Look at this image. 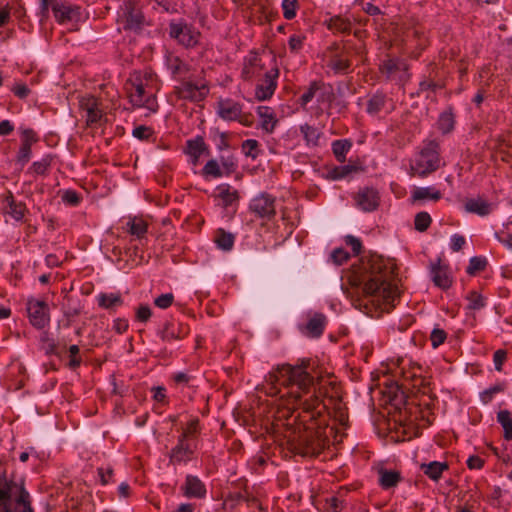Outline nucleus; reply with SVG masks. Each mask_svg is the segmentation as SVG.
Returning a JSON list of instances; mask_svg holds the SVG:
<instances>
[{"label": "nucleus", "mask_w": 512, "mask_h": 512, "mask_svg": "<svg viewBox=\"0 0 512 512\" xmlns=\"http://www.w3.org/2000/svg\"><path fill=\"white\" fill-rule=\"evenodd\" d=\"M311 359H300L295 365L281 364L265 378L266 393L275 396L280 386L294 399L296 428L287 437L288 449L303 457H316L328 445L326 434L330 412L325 401L327 390L318 386L308 371Z\"/></svg>", "instance_id": "1"}, {"label": "nucleus", "mask_w": 512, "mask_h": 512, "mask_svg": "<svg viewBox=\"0 0 512 512\" xmlns=\"http://www.w3.org/2000/svg\"><path fill=\"white\" fill-rule=\"evenodd\" d=\"M357 280L363 285L365 295L376 298L378 302L382 301L385 309H388L387 306L394 307L395 300L400 296L395 265L382 256L372 255L363 261Z\"/></svg>", "instance_id": "2"}, {"label": "nucleus", "mask_w": 512, "mask_h": 512, "mask_svg": "<svg viewBox=\"0 0 512 512\" xmlns=\"http://www.w3.org/2000/svg\"><path fill=\"white\" fill-rule=\"evenodd\" d=\"M443 165L440 144L437 140H424L410 162L409 174L412 177L425 178Z\"/></svg>", "instance_id": "3"}, {"label": "nucleus", "mask_w": 512, "mask_h": 512, "mask_svg": "<svg viewBox=\"0 0 512 512\" xmlns=\"http://www.w3.org/2000/svg\"><path fill=\"white\" fill-rule=\"evenodd\" d=\"M248 209L256 218L271 221L276 216V197L261 192L250 200Z\"/></svg>", "instance_id": "4"}, {"label": "nucleus", "mask_w": 512, "mask_h": 512, "mask_svg": "<svg viewBox=\"0 0 512 512\" xmlns=\"http://www.w3.org/2000/svg\"><path fill=\"white\" fill-rule=\"evenodd\" d=\"M209 91L207 83H194L185 79L174 86V94L178 99L194 103L203 101L208 96Z\"/></svg>", "instance_id": "5"}, {"label": "nucleus", "mask_w": 512, "mask_h": 512, "mask_svg": "<svg viewBox=\"0 0 512 512\" xmlns=\"http://www.w3.org/2000/svg\"><path fill=\"white\" fill-rule=\"evenodd\" d=\"M119 18L125 30L139 31L144 25V15L137 0H127L120 7Z\"/></svg>", "instance_id": "6"}, {"label": "nucleus", "mask_w": 512, "mask_h": 512, "mask_svg": "<svg viewBox=\"0 0 512 512\" xmlns=\"http://www.w3.org/2000/svg\"><path fill=\"white\" fill-rule=\"evenodd\" d=\"M380 72L389 81L404 85L410 79L408 64L399 58H389L380 65Z\"/></svg>", "instance_id": "7"}, {"label": "nucleus", "mask_w": 512, "mask_h": 512, "mask_svg": "<svg viewBox=\"0 0 512 512\" xmlns=\"http://www.w3.org/2000/svg\"><path fill=\"white\" fill-rule=\"evenodd\" d=\"M29 321L37 329H42L50 322L49 306L43 300L29 299L27 301Z\"/></svg>", "instance_id": "8"}, {"label": "nucleus", "mask_w": 512, "mask_h": 512, "mask_svg": "<svg viewBox=\"0 0 512 512\" xmlns=\"http://www.w3.org/2000/svg\"><path fill=\"white\" fill-rule=\"evenodd\" d=\"M278 77L279 69L277 67L271 68L265 73L264 78L255 88V97L257 100L265 101L273 96L277 88Z\"/></svg>", "instance_id": "9"}, {"label": "nucleus", "mask_w": 512, "mask_h": 512, "mask_svg": "<svg viewBox=\"0 0 512 512\" xmlns=\"http://www.w3.org/2000/svg\"><path fill=\"white\" fill-rule=\"evenodd\" d=\"M170 36L177 39L183 46L190 48L197 45L200 33L186 24H172L170 26Z\"/></svg>", "instance_id": "10"}, {"label": "nucleus", "mask_w": 512, "mask_h": 512, "mask_svg": "<svg viewBox=\"0 0 512 512\" xmlns=\"http://www.w3.org/2000/svg\"><path fill=\"white\" fill-rule=\"evenodd\" d=\"M129 98L133 105L138 107H146L152 111H156L157 103L153 95H148L144 85L139 81L132 83V87L129 90Z\"/></svg>", "instance_id": "11"}, {"label": "nucleus", "mask_w": 512, "mask_h": 512, "mask_svg": "<svg viewBox=\"0 0 512 512\" xmlns=\"http://www.w3.org/2000/svg\"><path fill=\"white\" fill-rule=\"evenodd\" d=\"M354 200L358 208L365 212H371L378 208L380 197L374 188L365 187L355 194Z\"/></svg>", "instance_id": "12"}, {"label": "nucleus", "mask_w": 512, "mask_h": 512, "mask_svg": "<svg viewBox=\"0 0 512 512\" xmlns=\"http://www.w3.org/2000/svg\"><path fill=\"white\" fill-rule=\"evenodd\" d=\"M242 104L230 98H220L216 103V113L224 121H236L240 116Z\"/></svg>", "instance_id": "13"}, {"label": "nucleus", "mask_w": 512, "mask_h": 512, "mask_svg": "<svg viewBox=\"0 0 512 512\" xmlns=\"http://www.w3.org/2000/svg\"><path fill=\"white\" fill-rule=\"evenodd\" d=\"M188 333L189 328L187 325L180 322L166 321L159 335L162 341L172 342L174 340L184 339Z\"/></svg>", "instance_id": "14"}, {"label": "nucleus", "mask_w": 512, "mask_h": 512, "mask_svg": "<svg viewBox=\"0 0 512 512\" xmlns=\"http://www.w3.org/2000/svg\"><path fill=\"white\" fill-rule=\"evenodd\" d=\"M2 209L14 220L21 221L26 213V205L23 202H17L11 191L1 195Z\"/></svg>", "instance_id": "15"}, {"label": "nucleus", "mask_w": 512, "mask_h": 512, "mask_svg": "<svg viewBox=\"0 0 512 512\" xmlns=\"http://www.w3.org/2000/svg\"><path fill=\"white\" fill-rule=\"evenodd\" d=\"M181 490L183 491V495L187 498L203 499L207 493L205 484L194 475L186 476Z\"/></svg>", "instance_id": "16"}, {"label": "nucleus", "mask_w": 512, "mask_h": 512, "mask_svg": "<svg viewBox=\"0 0 512 512\" xmlns=\"http://www.w3.org/2000/svg\"><path fill=\"white\" fill-rule=\"evenodd\" d=\"M263 69L264 64L261 57L257 52L253 51L244 61L241 77L245 81L251 80L253 77L260 75Z\"/></svg>", "instance_id": "17"}, {"label": "nucleus", "mask_w": 512, "mask_h": 512, "mask_svg": "<svg viewBox=\"0 0 512 512\" xmlns=\"http://www.w3.org/2000/svg\"><path fill=\"white\" fill-rule=\"evenodd\" d=\"M325 25L329 31L334 34L349 35L352 31L351 20L344 15H335L325 21Z\"/></svg>", "instance_id": "18"}, {"label": "nucleus", "mask_w": 512, "mask_h": 512, "mask_svg": "<svg viewBox=\"0 0 512 512\" xmlns=\"http://www.w3.org/2000/svg\"><path fill=\"white\" fill-rule=\"evenodd\" d=\"M205 152L208 153V146L202 136H196L186 141L185 153L191 158L194 165L198 163L200 156Z\"/></svg>", "instance_id": "19"}, {"label": "nucleus", "mask_w": 512, "mask_h": 512, "mask_svg": "<svg viewBox=\"0 0 512 512\" xmlns=\"http://www.w3.org/2000/svg\"><path fill=\"white\" fill-rule=\"evenodd\" d=\"M257 114L260 118L261 129L268 134L273 133L278 124V119L273 109L268 106H259Z\"/></svg>", "instance_id": "20"}, {"label": "nucleus", "mask_w": 512, "mask_h": 512, "mask_svg": "<svg viewBox=\"0 0 512 512\" xmlns=\"http://www.w3.org/2000/svg\"><path fill=\"white\" fill-rule=\"evenodd\" d=\"M464 208L466 212L479 216H487L492 212V204L481 197L467 199Z\"/></svg>", "instance_id": "21"}, {"label": "nucleus", "mask_w": 512, "mask_h": 512, "mask_svg": "<svg viewBox=\"0 0 512 512\" xmlns=\"http://www.w3.org/2000/svg\"><path fill=\"white\" fill-rule=\"evenodd\" d=\"M193 451L186 440L178 439L177 445L170 452V463H181L190 459Z\"/></svg>", "instance_id": "22"}, {"label": "nucleus", "mask_w": 512, "mask_h": 512, "mask_svg": "<svg viewBox=\"0 0 512 512\" xmlns=\"http://www.w3.org/2000/svg\"><path fill=\"white\" fill-rule=\"evenodd\" d=\"M431 277L433 283L439 288L448 289L452 284V280L448 275L447 268L440 265V263L432 265Z\"/></svg>", "instance_id": "23"}, {"label": "nucleus", "mask_w": 512, "mask_h": 512, "mask_svg": "<svg viewBox=\"0 0 512 512\" xmlns=\"http://www.w3.org/2000/svg\"><path fill=\"white\" fill-rule=\"evenodd\" d=\"M166 64L174 78L184 77L190 71L189 65L173 54H169L166 57Z\"/></svg>", "instance_id": "24"}, {"label": "nucleus", "mask_w": 512, "mask_h": 512, "mask_svg": "<svg viewBox=\"0 0 512 512\" xmlns=\"http://www.w3.org/2000/svg\"><path fill=\"white\" fill-rule=\"evenodd\" d=\"M54 17L59 23H65L79 15V7H73L67 4H55L52 7Z\"/></svg>", "instance_id": "25"}, {"label": "nucleus", "mask_w": 512, "mask_h": 512, "mask_svg": "<svg viewBox=\"0 0 512 512\" xmlns=\"http://www.w3.org/2000/svg\"><path fill=\"white\" fill-rule=\"evenodd\" d=\"M326 326V317L322 313H315L307 322V334L311 337H320Z\"/></svg>", "instance_id": "26"}, {"label": "nucleus", "mask_w": 512, "mask_h": 512, "mask_svg": "<svg viewBox=\"0 0 512 512\" xmlns=\"http://www.w3.org/2000/svg\"><path fill=\"white\" fill-rule=\"evenodd\" d=\"M127 232L138 240H142L148 232V223L141 217H132L127 222Z\"/></svg>", "instance_id": "27"}, {"label": "nucleus", "mask_w": 512, "mask_h": 512, "mask_svg": "<svg viewBox=\"0 0 512 512\" xmlns=\"http://www.w3.org/2000/svg\"><path fill=\"white\" fill-rule=\"evenodd\" d=\"M449 466L446 462H438V461H432L428 464H422L421 470L423 473L428 476L431 480L438 481L442 473L445 470H448Z\"/></svg>", "instance_id": "28"}, {"label": "nucleus", "mask_w": 512, "mask_h": 512, "mask_svg": "<svg viewBox=\"0 0 512 512\" xmlns=\"http://www.w3.org/2000/svg\"><path fill=\"white\" fill-rule=\"evenodd\" d=\"M442 197V194L439 190L434 187H418L413 190L411 195L412 202L431 199L433 201H438Z\"/></svg>", "instance_id": "29"}, {"label": "nucleus", "mask_w": 512, "mask_h": 512, "mask_svg": "<svg viewBox=\"0 0 512 512\" xmlns=\"http://www.w3.org/2000/svg\"><path fill=\"white\" fill-rule=\"evenodd\" d=\"M42 349L47 356L55 355L58 358L62 357L65 344L61 345L56 342L53 338H50L47 333H44L41 337Z\"/></svg>", "instance_id": "30"}, {"label": "nucleus", "mask_w": 512, "mask_h": 512, "mask_svg": "<svg viewBox=\"0 0 512 512\" xmlns=\"http://www.w3.org/2000/svg\"><path fill=\"white\" fill-rule=\"evenodd\" d=\"M400 481L401 475L398 471L383 468L379 470V484L383 489L395 487Z\"/></svg>", "instance_id": "31"}, {"label": "nucleus", "mask_w": 512, "mask_h": 512, "mask_svg": "<svg viewBox=\"0 0 512 512\" xmlns=\"http://www.w3.org/2000/svg\"><path fill=\"white\" fill-rule=\"evenodd\" d=\"M320 85L316 100L318 104H327L328 107L331 108L336 99L334 89L331 84L324 83L322 80L320 81Z\"/></svg>", "instance_id": "32"}, {"label": "nucleus", "mask_w": 512, "mask_h": 512, "mask_svg": "<svg viewBox=\"0 0 512 512\" xmlns=\"http://www.w3.org/2000/svg\"><path fill=\"white\" fill-rule=\"evenodd\" d=\"M387 97L382 92L373 94L367 101L366 111L369 115L375 116L385 107Z\"/></svg>", "instance_id": "33"}, {"label": "nucleus", "mask_w": 512, "mask_h": 512, "mask_svg": "<svg viewBox=\"0 0 512 512\" xmlns=\"http://www.w3.org/2000/svg\"><path fill=\"white\" fill-rule=\"evenodd\" d=\"M123 304V299L119 292L117 293H101L98 296V305L103 309H113L114 307L121 306Z\"/></svg>", "instance_id": "34"}, {"label": "nucleus", "mask_w": 512, "mask_h": 512, "mask_svg": "<svg viewBox=\"0 0 512 512\" xmlns=\"http://www.w3.org/2000/svg\"><path fill=\"white\" fill-rule=\"evenodd\" d=\"M437 125L442 134H448L454 129L455 116L451 107L440 114Z\"/></svg>", "instance_id": "35"}, {"label": "nucleus", "mask_w": 512, "mask_h": 512, "mask_svg": "<svg viewBox=\"0 0 512 512\" xmlns=\"http://www.w3.org/2000/svg\"><path fill=\"white\" fill-rule=\"evenodd\" d=\"M320 81L321 80H314L311 81L304 91V93L299 97L297 100V103L305 109L306 106L317 96V91L320 89Z\"/></svg>", "instance_id": "36"}, {"label": "nucleus", "mask_w": 512, "mask_h": 512, "mask_svg": "<svg viewBox=\"0 0 512 512\" xmlns=\"http://www.w3.org/2000/svg\"><path fill=\"white\" fill-rule=\"evenodd\" d=\"M352 143L347 139L335 140L332 143V151L338 162L343 163L346 160V154L351 149Z\"/></svg>", "instance_id": "37"}, {"label": "nucleus", "mask_w": 512, "mask_h": 512, "mask_svg": "<svg viewBox=\"0 0 512 512\" xmlns=\"http://www.w3.org/2000/svg\"><path fill=\"white\" fill-rule=\"evenodd\" d=\"M497 421L502 426L504 438L512 440V413L509 410H500L497 413Z\"/></svg>", "instance_id": "38"}, {"label": "nucleus", "mask_w": 512, "mask_h": 512, "mask_svg": "<svg viewBox=\"0 0 512 512\" xmlns=\"http://www.w3.org/2000/svg\"><path fill=\"white\" fill-rule=\"evenodd\" d=\"M327 66L333 70L335 74H343L348 72L351 67V61L348 58H342L334 55L330 58Z\"/></svg>", "instance_id": "39"}, {"label": "nucleus", "mask_w": 512, "mask_h": 512, "mask_svg": "<svg viewBox=\"0 0 512 512\" xmlns=\"http://www.w3.org/2000/svg\"><path fill=\"white\" fill-rule=\"evenodd\" d=\"M215 243L218 248L229 251L234 245V235L226 232L224 229H218L216 231Z\"/></svg>", "instance_id": "40"}, {"label": "nucleus", "mask_w": 512, "mask_h": 512, "mask_svg": "<svg viewBox=\"0 0 512 512\" xmlns=\"http://www.w3.org/2000/svg\"><path fill=\"white\" fill-rule=\"evenodd\" d=\"M219 197L223 201L224 206H229L234 202L238 201L239 194L238 191L232 189L230 185L225 184L218 187Z\"/></svg>", "instance_id": "41"}, {"label": "nucleus", "mask_w": 512, "mask_h": 512, "mask_svg": "<svg viewBox=\"0 0 512 512\" xmlns=\"http://www.w3.org/2000/svg\"><path fill=\"white\" fill-rule=\"evenodd\" d=\"M53 157L51 155H45L41 160L33 162L30 167V171L36 175H47L51 167Z\"/></svg>", "instance_id": "42"}, {"label": "nucleus", "mask_w": 512, "mask_h": 512, "mask_svg": "<svg viewBox=\"0 0 512 512\" xmlns=\"http://www.w3.org/2000/svg\"><path fill=\"white\" fill-rule=\"evenodd\" d=\"M487 259L482 256H474L469 260V265L466 269L467 274L476 275L479 272H482L487 267Z\"/></svg>", "instance_id": "43"}, {"label": "nucleus", "mask_w": 512, "mask_h": 512, "mask_svg": "<svg viewBox=\"0 0 512 512\" xmlns=\"http://www.w3.org/2000/svg\"><path fill=\"white\" fill-rule=\"evenodd\" d=\"M241 149L246 157H250L252 159H256L261 153L259 142L255 139L245 140L241 145Z\"/></svg>", "instance_id": "44"}, {"label": "nucleus", "mask_w": 512, "mask_h": 512, "mask_svg": "<svg viewBox=\"0 0 512 512\" xmlns=\"http://www.w3.org/2000/svg\"><path fill=\"white\" fill-rule=\"evenodd\" d=\"M68 352H69V361L66 364V366L70 370H76L82 364V357L80 355V348H79L78 345L74 344V345H71L68 348Z\"/></svg>", "instance_id": "45"}, {"label": "nucleus", "mask_w": 512, "mask_h": 512, "mask_svg": "<svg viewBox=\"0 0 512 512\" xmlns=\"http://www.w3.org/2000/svg\"><path fill=\"white\" fill-rule=\"evenodd\" d=\"M432 218L428 212L422 211L415 215L414 227L419 232H425L431 225Z\"/></svg>", "instance_id": "46"}, {"label": "nucleus", "mask_w": 512, "mask_h": 512, "mask_svg": "<svg viewBox=\"0 0 512 512\" xmlns=\"http://www.w3.org/2000/svg\"><path fill=\"white\" fill-rule=\"evenodd\" d=\"M199 432H200L199 419L197 417H195V418H192L188 422L186 428L183 430V432L179 436V438L187 441L190 438L196 437L199 434Z\"/></svg>", "instance_id": "47"}, {"label": "nucleus", "mask_w": 512, "mask_h": 512, "mask_svg": "<svg viewBox=\"0 0 512 512\" xmlns=\"http://www.w3.org/2000/svg\"><path fill=\"white\" fill-rule=\"evenodd\" d=\"M443 87L444 84L435 81L430 74L428 77L424 76L423 79L420 81L417 93L420 94L428 90L435 92L436 90L442 89Z\"/></svg>", "instance_id": "48"}, {"label": "nucleus", "mask_w": 512, "mask_h": 512, "mask_svg": "<svg viewBox=\"0 0 512 512\" xmlns=\"http://www.w3.org/2000/svg\"><path fill=\"white\" fill-rule=\"evenodd\" d=\"M300 132L306 140L307 144H317L319 133L315 127L305 123L300 126Z\"/></svg>", "instance_id": "49"}, {"label": "nucleus", "mask_w": 512, "mask_h": 512, "mask_svg": "<svg viewBox=\"0 0 512 512\" xmlns=\"http://www.w3.org/2000/svg\"><path fill=\"white\" fill-rule=\"evenodd\" d=\"M298 8H299L298 0H283L282 1L283 17L286 20L294 19L296 17Z\"/></svg>", "instance_id": "50"}, {"label": "nucleus", "mask_w": 512, "mask_h": 512, "mask_svg": "<svg viewBox=\"0 0 512 512\" xmlns=\"http://www.w3.org/2000/svg\"><path fill=\"white\" fill-rule=\"evenodd\" d=\"M102 116H103L102 111L98 108L97 103L93 102L87 108V115H86L87 126H93L94 124L98 123L101 120Z\"/></svg>", "instance_id": "51"}, {"label": "nucleus", "mask_w": 512, "mask_h": 512, "mask_svg": "<svg viewBox=\"0 0 512 512\" xmlns=\"http://www.w3.org/2000/svg\"><path fill=\"white\" fill-rule=\"evenodd\" d=\"M345 506V501L338 496H331L325 499V509L328 512H341Z\"/></svg>", "instance_id": "52"}, {"label": "nucleus", "mask_w": 512, "mask_h": 512, "mask_svg": "<svg viewBox=\"0 0 512 512\" xmlns=\"http://www.w3.org/2000/svg\"><path fill=\"white\" fill-rule=\"evenodd\" d=\"M467 299L469 301L468 308L471 310H479L485 306L483 296L476 291H471Z\"/></svg>", "instance_id": "53"}, {"label": "nucleus", "mask_w": 512, "mask_h": 512, "mask_svg": "<svg viewBox=\"0 0 512 512\" xmlns=\"http://www.w3.org/2000/svg\"><path fill=\"white\" fill-rule=\"evenodd\" d=\"M356 170H357V168L352 165L339 166V167H335L334 169L331 170L330 176L332 179L338 180V179L345 178L350 173H352Z\"/></svg>", "instance_id": "54"}, {"label": "nucleus", "mask_w": 512, "mask_h": 512, "mask_svg": "<svg viewBox=\"0 0 512 512\" xmlns=\"http://www.w3.org/2000/svg\"><path fill=\"white\" fill-rule=\"evenodd\" d=\"M203 174L206 176H213L214 178H219L222 176V171L220 169L218 162L212 159L209 160L203 167Z\"/></svg>", "instance_id": "55"}, {"label": "nucleus", "mask_w": 512, "mask_h": 512, "mask_svg": "<svg viewBox=\"0 0 512 512\" xmlns=\"http://www.w3.org/2000/svg\"><path fill=\"white\" fill-rule=\"evenodd\" d=\"M331 260L336 265H342L350 259V254L343 248H336L330 255Z\"/></svg>", "instance_id": "56"}, {"label": "nucleus", "mask_w": 512, "mask_h": 512, "mask_svg": "<svg viewBox=\"0 0 512 512\" xmlns=\"http://www.w3.org/2000/svg\"><path fill=\"white\" fill-rule=\"evenodd\" d=\"M306 37L304 35L293 34L289 37L288 46L292 53H298L302 48Z\"/></svg>", "instance_id": "57"}, {"label": "nucleus", "mask_w": 512, "mask_h": 512, "mask_svg": "<svg viewBox=\"0 0 512 512\" xmlns=\"http://www.w3.org/2000/svg\"><path fill=\"white\" fill-rule=\"evenodd\" d=\"M333 417L335 420L339 422L341 425H346L348 422V414L346 409L342 406L341 401H337L335 403L334 411H333Z\"/></svg>", "instance_id": "58"}, {"label": "nucleus", "mask_w": 512, "mask_h": 512, "mask_svg": "<svg viewBox=\"0 0 512 512\" xmlns=\"http://www.w3.org/2000/svg\"><path fill=\"white\" fill-rule=\"evenodd\" d=\"M504 390L503 385L496 384L483 392L480 393V399L484 404H488L494 397L495 394L502 392Z\"/></svg>", "instance_id": "59"}, {"label": "nucleus", "mask_w": 512, "mask_h": 512, "mask_svg": "<svg viewBox=\"0 0 512 512\" xmlns=\"http://www.w3.org/2000/svg\"><path fill=\"white\" fill-rule=\"evenodd\" d=\"M447 338V333L440 328H434L430 334V340L434 348L442 345Z\"/></svg>", "instance_id": "60"}, {"label": "nucleus", "mask_w": 512, "mask_h": 512, "mask_svg": "<svg viewBox=\"0 0 512 512\" xmlns=\"http://www.w3.org/2000/svg\"><path fill=\"white\" fill-rule=\"evenodd\" d=\"M17 504L23 506L24 512H33V509L30 504V495L22 486L19 491L18 498L16 499Z\"/></svg>", "instance_id": "61"}, {"label": "nucleus", "mask_w": 512, "mask_h": 512, "mask_svg": "<svg viewBox=\"0 0 512 512\" xmlns=\"http://www.w3.org/2000/svg\"><path fill=\"white\" fill-rule=\"evenodd\" d=\"M152 316V310L147 304H141L136 309L135 318L138 322L146 323Z\"/></svg>", "instance_id": "62"}, {"label": "nucleus", "mask_w": 512, "mask_h": 512, "mask_svg": "<svg viewBox=\"0 0 512 512\" xmlns=\"http://www.w3.org/2000/svg\"><path fill=\"white\" fill-rule=\"evenodd\" d=\"M62 200L66 204H69L71 206H77L81 202V196L78 192L75 190H66L62 195Z\"/></svg>", "instance_id": "63"}, {"label": "nucleus", "mask_w": 512, "mask_h": 512, "mask_svg": "<svg viewBox=\"0 0 512 512\" xmlns=\"http://www.w3.org/2000/svg\"><path fill=\"white\" fill-rule=\"evenodd\" d=\"M174 301V295L172 293L161 294L154 300V304L161 309L169 308Z\"/></svg>", "instance_id": "64"}]
</instances>
